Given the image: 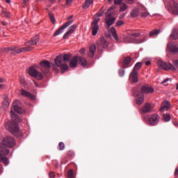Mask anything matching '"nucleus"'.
<instances>
[{
  "instance_id": "50",
  "label": "nucleus",
  "mask_w": 178,
  "mask_h": 178,
  "mask_svg": "<svg viewBox=\"0 0 178 178\" xmlns=\"http://www.w3.org/2000/svg\"><path fill=\"white\" fill-rule=\"evenodd\" d=\"M173 65H175L176 66V67H178V60H174Z\"/></svg>"
},
{
  "instance_id": "39",
  "label": "nucleus",
  "mask_w": 178,
  "mask_h": 178,
  "mask_svg": "<svg viewBox=\"0 0 178 178\" xmlns=\"http://www.w3.org/2000/svg\"><path fill=\"white\" fill-rule=\"evenodd\" d=\"M163 118L165 120V122H169L170 120V115L163 114Z\"/></svg>"
},
{
  "instance_id": "54",
  "label": "nucleus",
  "mask_w": 178,
  "mask_h": 178,
  "mask_svg": "<svg viewBox=\"0 0 178 178\" xmlns=\"http://www.w3.org/2000/svg\"><path fill=\"white\" fill-rule=\"evenodd\" d=\"M85 51H86V49H81L79 51V52H80V54H84Z\"/></svg>"
},
{
  "instance_id": "19",
  "label": "nucleus",
  "mask_w": 178,
  "mask_h": 178,
  "mask_svg": "<svg viewBox=\"0 0 178 178\" xmlns=\"http://www.w3.org/2000/svg\"><path fill=\"white\" fill-rule=\"evenodd\" d=\"M111 34L116 41H119V37L118 36V34L116 33V30L113 26L111 27V30L108 31V33H106L105 35L106 38H111Z\"/></svg>"
},
{
  "instance_id": "6",
  "label": "nucleus",
  "mask_w": 178,
  "mask_h": 178,
  "mask_svg": "<svg viewBox=\"0 0 178 178\" xmlns=\"http://www.w3.org/2000/svg\"><path fill=\"white\" fill-rule=\"evenodd\" d=\"M1 144L2 145H4V147H8L9 148H12L16 145V141L15 140V138H13V137L6 136L3 139Z\"/></svg>"
},
{
  "instance_id": "56",
  "label": "nucleus",
  "mask_w": 178,
  "mask_h": 178,
  "mask_svg": "<svg viewBox=\"0 0 178 178\" xmlns=\"http://www.w3.org/2000/svg\"><path fill=\"white\" fill-rule=\"evenodd\" d=\"M1 24L3 25V26H6V24H8L6 22H3V21H2L1 22Z\"/></svg>"
},
{
  "instance_id": "63",
  "label": "nucleus",
  "mask_w": 178,
  "mask_h": 178,
  "mask_svg": "<svg viewBox=\"0 0 178 178\" xmlns=\"http://www.w3.org/2000/svg\"><path fill=\"white\" fill-rule=\"evenodd\" d=\"M141 42H144V40H140L139 44H141Z\"/></svg>"
},
{
  "instance_id": "52",
  "label": "nucleus",
  "mask_w": 178,
  "mask_h": 178,
  "mask_svg": "<svg viewBox=\"0 0 178 178\" xmlns=\"http://www.w3.org/2000/svg\"><path fill=\"white\" fill-rule=\"evenodd\" d=\"M5 88V84L0 83V90H3Z\"/></svg>"
},
{
  "instance_id": "64",
  "label": "nucleus",
  "mask_w": 178,
  "mask_h": 178,
  "mask_svg": "<svg viewBox=\"0 0 178 178\" xmlns=\"http://www.w3.org/2000/svg\"><path fill=\"white\" fill-rule=\"evenodd\" d=\"M35 83V85L36 86H38V84H37V82H34Z\"/></svg>"
},
{
  "instance_id": "20",
  "label": "nucleus",
  "mask_w": 178,
  "mask_h": 178,
  "mask_svg": "<svg viewBox=\"0 0 178 178\" xmlns=\"http://www.w3.org/2000/svg\"><path fill=\"white\" fill-rule=\"evenodd\" d=\"M168 48L171 53V55H177L178 54V47L176 44H172L170 43L168 44Z\"/></svg>"
},
{
  "instance_id": "12",
  "label": "nucleus",
  "mask_w": 178,
  "mask_h": 178,
  "mask_svg": "<svg viewBox=\"0 0 178 178\" xmlns=\"http://www.w3.org/2000/svg\"><path fill=\"white\" fill-rule=\"evenodd\" d=\"M70 24H73V20H70L63 24L57 31H56L54 33V37L56 35H59V34H62L65 31V29H67Z\"/></svg>"
},
{
  "instance_id": "16",
  "label": "nucleus",
  "mask_w": 178,
  "mask_h": 178,
  "mask_svg": "<svg viewBox=\"0 0 178 178\" xmlns=\"http://www.w3.org/2000/svg\"><path fill=\"white\" fill-rule=\"evenodd\" d=\"M172 5L168 6V10L170 13H172V15L178 16V4L176 3V1H172Z\"/></svg>"
},
{
  "instance_id": "47",
  "label": "nucleus",
  "mask_w": 178,
  "mask_h": 178,
  "mask_svg": "<svg viewBox=\"0 0 178 178\" xmlns=\"http://www.w3.org/2000/svg\"><path fill=\"white\" fill-rule=\"evenodd\" d=\"M116 24L118 27H120V26H123V24H124V22L122 20H120L117 21Z\"/></svg>"
},
{
  "instance_id": "40",
  "label": "nucleus",
  "mask_w": 178,
  "mask_h": 178,
  "mask_svg": "<svg viewBox=\"0 0 178 178\" xmlns=\"http://www.w3.org/2000/svg\"><path fill=\"white\" fill-rule=\"evenodd\" d=\"M49 17L51 23H53V24H55V16H54V14L49 13Z\"/></svg>"
},
{
  "instance_id": "38",
  "label": "nucleus",
  "mask_w": 178,
  "mask_h": 178,
  "mask_svg": "<svg viewBox=\"0 0 178 178\" xmlns=\"http://www.w3.org/2000/svg\"><path fill=\"white\" fill-rule=\"evenodd\" d=\"M123 41L126 44H129L130 42H131L132 40L131 37H124Z\"/></svg>"
},
{
  "instance_id": "3",
  "label": "nucleus",
  "mask_w": 178,
  "mask_h": 178,
  "mask_svg": "<svg viewBox=\"0 0 178 178\" xmlns=\"http://www.w3.org/2000/svg\"><path fill=\"white\" fill-rule=\"evenodd\" d=\"M11 120L12 122L5 123V128L12 134H17L19 133V123L22 122V119L11 111Z\"/></svg>"
},
{
  "instance_id": "9",
  "label": "nucleus",
  "mask_w": 178,
  "mask_h": 178,
  "mask_svg": "<svg viewBox=\"0 0 178 178\" xmlns=\"http://www.w3.org/2000/svg\"><path fill=\"white\" fill-rule=\"evenodd\" d=\"M106 24L107 27H111L112 24L116 22V17L113 14V13H109L108 14H106V19H105Z\"/></svg>"
},
{
  "instance_id": "43",
  "label": "nucleus",
  "mask_w": 178,
  "mask_h": 178,
  "mask_svg": "<svg viewBox=\"0 0 178 178\" xmlns=\"http://www.w3.org/2000/svg\"><path fill=\"white\" fill-rule=\"evenodd\" d=\"M19 83H20V84H22V86H24V87H25L26 80L24 79V78H20Z\"/></svg>"
},
{
  "instance_id": "11",
  "label": "nucleus",
  "mask_w": 178,
  "mask_h": 178,
  "mask_svg": "<svg viewBox=\"0 0 178 178\" xmlns=\"http://www.w3.org/2000/svg\"><path fill=\"white\" fill-rule=\"evenodd\" d=\"M40 70L44 73H49L51 69V63L49 61L44 60L40 63Z\"/></svg>"
},
{
  "instance_id": "60",
  "label": "nucleus",
  "mask_w": 178,
  "mask_h": 178,
  "mask_svg": "<svg viewBox=\"0 0 178 178\" xmlns=\"http://www.w3.org/2000/svg\"><path fill=\"white\" fill-rule=\"evenodd\" d=\"M3 104H5L7 106L9 105V102H4Z\"/></svg>"
},
{
  "instance_id": "30",
  "label": "nucleus",
  "mask_w": 178,
  "mask_h": 178,
  "mask_svg": "<svg viewBox=\"0 0 178 178\" xmlns=\"http://www.w3.org/2000/svg\"><path fill=\"white\" fill-rule=\"evenodd\" d=\"M130 62H131V58L129 56L126 57L123 62L124 67H127V66H129V65H130Z\"/></svg>"
},
{
  "instance_id": "34",
  "label": "nucleus",
  "mask_w": 178,
  "mask_h": 178,
  "mask_svg": "<svg viewBox=\"0 0 178 178\" xmlns=\"http://www.w3.org/2000/svg\"><path fill=\"white\" fill-rule=\"evenodd\" d=\"M67 177L68 178H74L75 175H74V172L73 171V169H70L68 172H67Z\"/></svg>"
},
{
  "instance_id": "1",
  "label": "nucleus",
  "mask_w": 178,
  "mask_h": 178,
  "mask_svg": "<svg viewBox=\"0 0 178 178\" xmlns=\"http://www.w3.org/2000/svg\"><path fill=\"white\" fill-rule=\"evenodd\" d=\"M38 41H40V35H36L31 40L24 43L26 47L19 48L16 46L4 47L2 49V52L6 54V52H10V51H12V55H17L19 54H22V52H29L34 49V47L33 46L37 45V42H38Z\"/></svg>"
},
{
  "instance_id": "25",
  "label": "nucleus",
  "mask_w": 178,
  "mask_h": 178,
  "mask_svg": "<svg viewBox=\"0 0 178 178\" xmlns=\"http://www.w3.org/2000/svg\"><path fill=\"white\" fill-rule=\"evenodd\" d=\"M169 108H170V102L165 100L164 101L162 104H161V107L160 108V111H165V109H166V111H168V109H169Z\"/></svg>"
},
{
  "instance_id": "22",
  "label": "nucleus",
  "mask_w": 178,
  "mask_h": 178,
  "mask_svg": "<svg viewBox=\"0 0 178 178\" xmlns=\"http://www.w3.org/2000/svg\"><path fill=\"white\" fill-rule=\"evenodd\" d=\"M97 44L99 48H106L108 47V41H106V39L104 37L100 38L99 41H98Z\"/></svg>"
},
{
  "instance_id": "58",
  "label": "nucleus",
  "mask_w": 178,
  "mask_h": 178,
  "mask_svg": "<svg viewBox=\"0 0 178 178\" xmlns=\"http://www.w3.org/2000/svg\"><path fill=\"white\" fill-rule=\"evenodd\" d=\"M3 81H4V79L3 78H1L0 79V83H3Z\"/></svg>"
},
{
  "instance_id": "41",
  "label": "nucleus",
  "mask_w": 178,
  "mask_h": 178,
  "mask_svg": "<svg viewBox=\"0 0 178 178\" xmlns=\"http://www.w3.org/2000/svg\"><path fill=\"white\" fill-rule=\"evenodd\" d=\"M58 147L60 151H63V149H65V143H63V142H60L58 144Z\"/></svg>"
},
{
  "instance_id": "10",
  "label": "nucleus",
  "mask_w": 178,
  "mask_h": 178,
  "mask_svg": "<svg viewBox=\"0 0 178 178\" xmlns=\"http://www.w3.org/2000/svg\"><path fill=\"white\" fill-rule=\"evenodd\" d=\"M29 74L30 76H32V77H36L38 80H42V79H44V75H42L41 72H38L34 67H29Z\"/></svg>"
},
{
  "instance_id": "15",
  "label": "nucleus",
  "mask_w": 178,
  "mask_h": 178,
  "mask_svg": "<svg viewBox=\"0 0 178 178\" xmlns=\"http://www.w3.org/2000/svg\"><path fill=\"white\" fill-rule=\"evenodd\" d=\"M13 106L15 112H16L17 113H24V109H23V107L20 106V102H19L18 100H16L13 103Z\"/></svg>"
},
{
  "instance_id": "29",
  "label": "nucleus",
  "mask_w": 178,
  "mask_h": 178,
  "mask_svg": "<svg viewBox=\"0 0 178 178\" xmlns=\"http://www.w3.org/2000/svg\"><path fill=\"white\" fill-rule=\"evenodd\" d=\"M140 10L137 9V8H134L131 10L130 15L131 16V17H137V16H138L140 15Z\"/></svg>"
},
{
  "instance_id": "7",
  "label": "nucleus",
  "mask_w": 178,
  "mask_h": 178,
  "mask_svg": "<svg viewBox=\"0 0 178 178\" xmlns=\"http://www.w3.org/2000/svg\"><path fill=\"white\" fill-rule=\"evenodd\" d=\"M157 65L163 70H176V67L172 63H166L161 60H157Z\"/></svg>"
},
{
  "instance_id": "61",
  "label": "nucleus",
  "mask_w": 178,
  "mask_h": 178,
  "mask_svg": "<svg viewBox=\"0 0 178 178\" xmlns=\"http://www.w3.org/2000/svg\"><path fill=\"white\" fill-rule=\"evenodd\" d=\"M26 2H29V0H23V3H26Z\"/></svg>"
},
{
  "instance_id": "37",
  "label": "nucleus",
  "mask_w": 178,
  "mask_h": 178,
  "mask_svg": "<svg viewBox=\"0 0 178 178\" xmlns=\"http://www.w3.org/2000/svg\"><path fill=\"white\" fill-rule=\"evenodd\" d=\"M148 15H149V13L147 12V10H145V8H143V11L141 12V17H147Z\"/></svg>"
},
{
  "instance_id": "32",
  "label": "nucleus",
  "mask_w": 178,
  "mask_h": 178,
  "mask_svg": "<svg viewBox=\"0 0 178 178\" xmlns=\"http://www.w3.org/2000/svg\"><path fill=\"white\" fill-rule=\"evenodd\" d=\"M159 29H154L149 33V37H154V35H158L159 34Z\"/></svg>"
},
{
  "instance_id": "33",
  "label": "nucleus",
  "mask_w": 178,
  "mask_h": 178,
  "mask_svg": "<svg viewBox=\"0 0 178 178\" xmlns=\"http://www.w3.org/2000/svg\"><path fill=\"white\" fill-rule=\"evenodd\" d=\"M2 16H5V17H10V13L6 10V9L2 8V13H1Z\"/></svg>"
},
{
  "instance_id": "35",
  "label": "nucleus",
  "mask_w": 178,
  "mask_h": 178,
  "mask_svg": "<svg viewBox=\"0 0 178 178\" xmlns=\"http://www.w3.org/2000/svg\"><path fill=\"white\" fill-rule=\"evenodd\" d=\"M127 9V6L124 3H121L120 6V12H124Z\"/></svg>"
},
{
  "instance_id": "42",
  "label": "nucleus",
  "mask_w": 178,
  "mask_h": 178,
  "mask_svg": "<svg viewBox=\"0 0 178 178\" xmlns=\"http://www.w3.org/2000/svg\"><path fill=\"white\" fill-rule=\"evenodd\" d=\"M118 73L120 77H123V76H124V69L119 70Z\"/></svg>"
},
{
  "instance_id": "44",
  "label": "nucleus",
  "mask_w": 178,
  "mask_h": 178,
  "mask_svg": "<svg viewBox=\"0 0 178 178\" xmlns=\"http://www.w3.org/2000/svg\"><path fill=\"white\" fill-rule=\"evenodd\" d=\"M128 35H132L133 37H140V35H141V33H128Z\"/></svg>"
},
{
  "instance_id": "14",
  "label": "nucleus",
  "mask_w": 178,
  "mask_h": 178,
  "mask_svg": "<svg viewBox=\"0 0 178 178\" xmlns=\"http://www.w3.org/2000/svg\"><path fill=\"white\" fill-rule=\"evenodd\" d=\"M98 22H99V18H95V19L92 22L91 29L92 35H95L98 33V30L99 29Z\"/></svg>"
},
{
  "instance_id": "8",
  "label": "nucleus",
  "mask_w": 178,
  "mask_h": 178,
  "mask_svg": "<svg viewBox=\"0 0 178 178\" xmlns=\"http://www.w3.org/2000/svg\"><path fill=\"white\" fill-rule=\"evenodd\" d=\"M134 97H136V102L138 105H141L144 102V95L140 93L138 89H135L134 90Z\"/></svg>"
},
{
  "instance_id": "17",
  "label": "nucleus",
  "mask_w": 178,
  "mask_h": 178,
  "mask_svg": "<svg viewBox=\"0 0 178 178\" xmlns=\"http://www.w3.org/2000/svg\"><path fill=\"white\" fill-rule=\"evenodd\" d=\"M76 29H77V25L74 24V25L71 26L69 28V30L63 35V39L67 40V38H69L70 35H72V34H73V33H74L76 31Z\"/></svg>"
},
{
  "instance_id": "55",
  "label": "nucleus",
  "mask_w": 178,
  "mask_h": 178,
  "mask_svg": "<svg viewBox=\"0 0 178 178\" xmlns=\"http://www.w3.org/2000/svg\"><path fill=\"white\" fill-rule=\"evenodd\" d=\"M145 65H146V66H149V65H151V62L150 61H147L145 63Z\"/></svg>"
},
{
  "instance_id": "57",
  "label": "nucleus",
  "mask_w": 178,
  "mask_h": 178,
  "mask_svg": "<svg viewBox=\"0 0 178 178\" xmlns=\"http://www.w3.org/2000/svg\"><path fill=\"white\" fill-rule=\"evenodd\" d=\"M73 17V15L68 16L67 19L70 20Z\"/></svg>"
},
{
  "instance_id": "2",
  "label": "nucleus",
  "mask_w": 178,
  "mask_h": 178,
  "mask_svg": "<svg viewBox=\"0 0 178 178\" xmlns=\"http://www.w3.org/2000/svg\"><path fill=\"white\" fill-rule=\"evenodd\" d=\"M72 59V54H60L58 55L54 60V64L51 65V67L54 72H59V69L58 67H60L61 72H65L67 69L69 68V66H67V62H69Z\"/></svg>"
},
{
  "instance_id": "59",
  "label": "nucleus",
  "mask_w": 178,
  "mask_h": 178,
  "mask_svg": "<svg viewBox=\"0 0 178 178\" xmlns=\"http://www.w3.org/2000/svg\"><path fill=\"white\" fill-rule=\"evenodd\" d=\"M6 3H10V0H6Z\"/></svg>"
},
{
  "instance_id": "45",
  "label": "nucleus",
  "mask_w": 178,
  "mask_h": 178,
  "mask_svg": "<svg viewBox=\"0 0 178 178\" xmlns=\"http://www.w3.org/2000/svg\"><path fill=\"white\" fill-rule=\"evenodd\" d=\"M116 8L115 6H112L110 8L108 9L107 12L105 13V15L108 14L111 10H113Z\"/></svg>"
},
{
  "instance_id": "53",
  "label": "nucleus",
  "mask_w": 178,
  "mask_h": 178,
  "mask_svg": "<svg viewBox=\"0 0 178 178\" xmlns=\"http://www.w3.org/2000/svg\"><path fill=\"white\" fill-rule=\"evenodd\" d=\"M175 176H178V168L175 169Z\"/></svg>"
},
{
  "instance_id": "27",
  "label": "nucleus",
  "mask_w": 178,
  "mask_h": 178,
  "mask_svg": "<svg viewBox=\"0 0 178 178\" xmlns=\"http://www.w3.org/2000/svg\"><path fill=\"white\" fill-rule=\"evenodd\" d=\"M21 94L24 97H27V98H30L31 99H34V95H31V93H30L24 90H22Z\"/></svg>"
},
{
  "instance_id": "36",
  "label": "nucleus",
  "mask_w": 178,
  "mask_h": 178,
  "mask_svg": "<svg viewBox=\"0 0 178 178\" xmlns=\"http://www.w3.org/2000/svg\"><path fill=\"white\" fill-rule=\"evenodd\" d=\"M104 12H105V7H102L99 12H98L96 15L99 17H101V16H102L104 15Z\"/></svg>"
},
{
  "instance_id": "24",
  "label": "nucleus",
  "mask_w": 178,
  "mask_h": 178,
  "mask_svg": "<svg viewBox=\"0 0 178 178\" xmlns=\"http://www.w3.org/2000/svg\"><path fill=\"white\" fill-rule=\"evenodd\" d=\"M152 109V105L149 103H146L141 108V112H143V113H147L148 112H151Z\"/></svg>"
},
{
  "instance_id": "5",
  "label": "nucleus",
  "mask_w": 178,
  "mask_h": 178,
  "mask_svg": "<svg viewBox=\"0 0 178 178\" xmlns=\"http://www.w3.org/2000/svg\"><path fill=\"white\" fill-rule=\"evenodd\" d=\"M6 155H9V149L0 146V162H3L5 166L9 165V159H8Z\"/></svg>"
},
{
  "instance_id": "46",
  "label": "nucleus",
  "mask_w": 178,
  "mask_h": 178,
  "mask_svg": "<svg viewBox=\"0 0 178 178\" xmlns=\"http://www.w3.org/2000/svg\"><path fill=\"white\" fill-rule=\"evenodd\" d=\"M112 0H109V1H111ZM123 1V0H114V3L115 5H120V3H122V2Z\"/></svg>"
},
{
  "instance_id": "21",
  "label": "nucleus",
  "mask_w": 178,
  "mask_h": 178,
  "mask_svg": "<svg viewBox=\"0 0 178 178\" xmlns=\"http://www.w3.org/2000/svg\"><path fill=\"white\" fill-rule=\"evenodd\" d=\"M129 80L131 83L138 82V72L132 71L129 75Z\"/></svg>"
},
{
  "instance_id": "49",
  "label": "nucleus",
  "mask_w": 178,
  "mask_h": 178,
  "mask_svg": "<svg viewBox=\"0 0 178 178\" xmlns=\"http://www.w3.org/2000/svg\"><path fill=\"white\" fill-rule=\"evenodd\" d=\"M168 81H169V78H166L165 79H164V80L161 82V84H165V83H168Z\"/></svg>"
},
{
  "instance_id": "62",
  "label": "nucleus",
  "mask_w": 178,
  "mask_h": 178,
  "mask_svg": "<svg viewBox=\"0 0 178 178\" xmlns=\"http://www.w3.org/2000/svg\"><path fill=\"white\" fill-rule=\"evenodd\" d=\"M176 86H177L176 90H178V83H176Z\"/></svg>"
},
{
  "instance_id": "4",
  "label": "nucleus",
  "mask_w": 178,
  "mask_h": 178,
  "mask_svg": "<svg viewBox=\"0 0 178 178\" xmlns=\"http://www.w3.org/2000/svg\"><path fill=\"white\" fill-rule=\"evenodd\" d=\"M77 63H79L83 67H86L87 66V60L81 56H74L70 62V67H76L77 66Z\"/></svg>"
},
{
  "instance_id": "51",
  "label": "nucleus",
  "mask_w": 178,
  "mask_h": 178,
  "mask_svg": "<svg viewBox=\"0 0 178 178\" xmlns=\"http://www.w3.org/2000/svg\"><path fill=\"white\" fill-rule=\"evenodd\" d=\"M67 155H68V156H73V152L69 151V152H67Z\"/></svg>"
},
{
  "instance_id": "18",
  "label": "nucleus",
  "mask_w": 178,
  "mask_h": 178,
  "mask_svg": "<svg viewBox=\"0 0 178 178\" xmlns=\"http://www.w3.org/2000/svg\"><path fill=\"white\" fill-rule=\"evenodd\" d=\"M159 122V115L154 114L149 118V123L150 126H156Z\"/></svg>"
},
{
  "instance_id": "48",
  "label": "nucleus",
  "mask_w": 178,
  "mask_h": 178,
  "mask_svg": "<svg viewBox=\"0 0 178 178\" xmlns=\"http://www.w3.org/2000/svg\"><path fill=\"white\" fill-rule=\"evenodd\" d=\"M49 176L50 178H54L55 177V173L54 172H49Z\"/></svg>"
},
{
  "instance_id": "23",
  "label": "nucleus",
  "mask_w": 178,
  "mask_h": 178,
  "mask_svg": "<svg viewBox=\"0 0 178 178\" xmlns=\"http://www.w3.org/2000/svg\"><path fill=\"white\" fill-rule=\"evenodd\" d=\"M95 52H97V46H95V44H91L89 47L88 57L94 58Z\"/></svg>"
},
{
  "instance_id": "13",
  "label": "nucleus",
  "mask_w": 178,
  "mask_h": 178,
  "mask_svg": "<svg viewBox=\"0 0 178 178\" xmlns=\"http://www.w3.org/2000/svg\"><path fill=\"white\" fill-rule=\"evenodd\" d=\"M140 94H152L154 92V88L148 84H144L140 87Z\"/></svg>"
},
{
  "instance_id": "26",
  "label": "nucleus",
  "mask_w": 178,
  "mask_h": 178,
  "mask_svg": "<svg viewBox=\"0 0 178 178\" xmlns=\"http://www.w3.org/2000/svg\"><path fill=\"white\" fill-rule=\"evenodd\" d=\"M94 3V0H86L85 3L83 4V9H88L91 4Z\"/></svg>"
},
{
  "instance_id": "28",
  "label": "nucleus",
  "mask_w": 178,
  "mask_h": 178,
  "mask_svg": "<svg viewBox=\"0 0 178 178\" xmlns=\"http://www.w3.org/2000/svg\"><path fill=\"white\" fill-rule=\"evenodd\" d=\"M170 38L172 40H177L178 38V30L177 29H173L172 31L171 35H170Z\"/></svg>"
},
{
  "instance_id": "31",
  "label": "nucleus",
  "mask_w": 178,
  "mask_h": 178,
  "mask_svg": "<svg viewBox=\"0 0 178 178\" xmlns=\"http://www.w3.org/2000/svg\"><path fill=\"white\" fill-rule=\"evenodd\" d=\"M140 67H143V63H141L140 62H138L135 65L132 72H138Z\"/></svg>"
}]
</instances>
